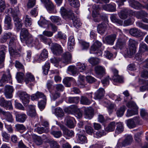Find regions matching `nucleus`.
<instances>
[{
  "label": "nucleus",
  "instance_id": "1",
  "mask_svg": "<svg viewBox=\"0 0 148 148\" xmlns=\"http://www.w3.org/2000/svg\"><path fill=\"white\" fill-rule=\"evenodd\" d=\"M60 12L64 18L71 19L73 21V25L75 27L77 28L81 26V23L74 16V13L72 11L67 10L62 7L61 8Z\"/></svg>",
  "mask_w": 148,
  "mask_h": 148
},
{
  "label": "nucleus",
  "instance_id": "2",
  "mask_svg": "<svg viewBox=\"0 0 148 148\" xmlns=\"http://www.w3.org/2000/svg\"><path fill=\"white\" fill-rule=\"evenodd\" d=\"M126 106L128 108L132 109L127 110V116L129 117L138 114V107L135 102L132 101H129L126 104Z\"/></svg>",
  "mask_w": 148,
  "mask_h": 148
},
{
  "label": "nucleus",
  "instance_id": "3",
  "mask_svg": "<svg viewBox=\"0 0 148 148\" xmlns=\"http://www.w3.org/2000/svg\"><path fill=\"white\" fill-rule=\"evenodd\" d=\"M51 49L53 53L57 56L60 55L63 52L62 47L57 43H52Z\"/></svg>",
  "mask_w": 148,
  "mask_h": 148
},
{
  "label": "nucleus",
  "instance_id": "4",
  "mask_svg": "<svg viewBox=\"0 0 148 148\" xmlns=\"http://www.w3.org/2000/svg\"><path fill=\"white\" fill-rule=\"evenodd\" d=\"M18 94L23 103L25 106H27L29 101V96L25 92L19 91Z\"/></svg>",
  "mask_w": 148,
  "mask_h": 148
},
{
  "label": "nucleus",
  "instance_id": "5",
  "mask_svg": "<svg viewBox=\"0 0 148 148\" xmlns=\"http://www.w3.org/2000/svg\"><path fill=\"white\" fill-rule=\"evenodd\" d=\"M142 78L139 79V81L141 84H144V85L141 86L140 90L141 91H143L146 89L148 90V80H145V79L148 78V75H141Z\"/></svg>",
  "mask_w": 148,
  "mask_h": 148
},
{
  "label": "nucleus",
  "instance_id": "6",
  "mask_svg": "<svg viewBox=\"0 0 148 148\" xmlns=\"http://www.w3.org/2000/svg\"><path fill=\"white\" fill-rule=\"evenodd\" d=\"M118 14L120 18L125 19L127 18L128 15H132L133 11L125 8L121 10Z\"/></svg>",
  "mask_w": 148,
  "mask_h": 148
},
{
  "label": "nucleus",
  "instance_id": "7",
  "mask_svg": "<svg viewBox=\"0 0 148 148\" xmlns=\"http://www.w3.org/2000/svg\"><path fill=\"white\" fill-rule=\"evenodd\" d=\"M126 45V40L123 38H119L117 41L116 45L113 48L115 49H122Z\"/></svg>",
  "mask_w": 148,
  "mask_h": 148
},
{
  "label": "nucleus",
  "instance_id": "8",
  "mask_svg": "<svg viewBox=\"0 0 148 148\" xmlns=\"http://www.w3.org/2000/svg\"><path fill=\"white\" fill-rule=\"evenodd\" d=\"M0 105L3 107L8 108L9 110H12L13 107L11 101L6 100L4 98H0Z\"/></svg>",
  "mask_w": 148,
  "mask_h": 148
},
{
  "label": "nucleus",
  "instance_id": "9",
  "mask_svg": "<svg viewBox=\"0 0 148 148\" xmlns=\"http://www.w3.org/2000/svg\"><path fill=\"white\" fill-rule=\"evenodd\" d=\"M60 126L61 130L63 131V134L68 137H72L74 136V132L72 130H69L66 128L64 125L60 123H57Z\"/></svg>",
  "mask_w": 148,
  "mask_h": 148
},
{
  "label": "nucleus",
  "instance_id": "10",
  "mask_svg": "<svg viewBox=\"0 0 148 148\" xmlns=\"http://www.w3.org/2000/svg\"><path fill=\"white\" fill-rule=\"evenodd\" d=\"M4 90V95L7 99H11L12 98L13 89L12 86L6 85Z\"/></svg>",
  "mask_w": 148,
  "mask_h": 148
},
{
  "label": "nucleus",
  "instance_id": "11",
  "mask_svg": "<svg viewBox=\"0 0 148 148\" xmlns=\"http://www.w3.org/2000/svg\"><path fill=\"white\" fill-rule=\"evenodd\" d=\"M42 3L44 4L45 5L47 10L50 13L53 12L54 9V6L52 2L50 0H41Z\"/></svg>",
  "mask_w": 148,
  "mask_h": 148
},
{
  "label": "nucleus",
  "instance_id": "12",
  "mask_svg": "<svg viewBox=\"0 0 148 148\" xmlns=\"http://www.w3.org/2000/svg\"><path fill=\"white\" fill-rule=\"evenodd\" d=\"M62 60L63 63L68 64L71 62L72 56L69 52H66L63 54L62 56Z\"/></svg>",
  "mask_w": 148,
  "mask_h": 148
},
{
  "label": "nucleus",
  "instance_id": "13",
  "mask_svg": "<svg viewBox=\"0 0 148 148\" xmlns=\"http://www.w3.org/2000/svg\"><path fill=\"white\" fill-rule=\"evenodd\" d=\"M0 64L2 63L4 60L5 55L7 51V47L4 45L0 47Z\"/></svg>",
  "mask_w": 148,
  "mask_h": 148
},
{
  "label": "nucleus",
  "instance_id": "14",
  "mask_svg": "<svg viewBox=\"0 0 148 148\" xmlns=\"http://www.w3.org/2000/svg\"><path fill=\"white\" fill-rule=\"evenodd\" d=\"M94 112L93 109L91 107L86 108L84 111L85 117L88 119H91L93 115Z\"/></svg>",
  "mask_w": 148,
  "mask_h": 148
},
{
  "label": "nucleus",
  "instance_id": "15",
  "mask_svg": "<svg viewBox=\"0 0 148 148\" xmlns=\"http://www.w3.org/2000/svg\"><path fill=\"white\" fill-rule=\"evenodd\" d=\"M148 14L143 10L138 12H133L132 16H135L137 18L142 19L144 17H147Z\"/></svg>",
  "mask_w": 148,
  "mask_h": 148
},
{
  "label": "nucleus",
  "instance_id": "16",
  "mask_svg": "<svg viewBox=\"0 0 148 148\" xmlns=\"http://www.w3.org/2000/svg\"><path fill=\"white\" fill-rule=\"evenodd\" d=\"M16 121L21 123L24 122L27 119V115L24 114H19L18 113H15Z\"/></svg>",
  "mask_w": 148,
  "mask_h": 148
},
{
  "label": "nucleus",
  "instance_id": "17",
  "mask_svg": "<svg viewBox=\"0 0 148 148\" xmlns=\"http://www.w3.org/2000/svg\"><path fill=\"white\" fill-rule=\"evenodd\" d=\"M129 33L131 35L137 37H140L141 36V31L135 27L131 29L130 30Z\"/></svg>",
  "mask_w": 148,
  "mask_h": 148
},
{
  "label": "nucleus",
  "instance_id": "18",
  "mask_svg": "<svg viewBox=\"0 0 148 148\" xmlns=\"http://www.w3.org/2000/svg\"><path fill=\"white\" fill-rule=\"evenodd\" d=\"M82 132L80 131L79 133L77 134V141L79 143L81 144H83L86 142L87 138L86 136L82 133Z\"/></svg>",
  "mask_w": 148,
  "mask_h": 148
},
{
  "label": "nucleus",
  "instance_id": "19",
  "mask_svg": "<svg viewBox=\"0 0 148 148\" xmlns=\"http://www.w3.org/2000/svg\"><path fill=\"white\" fill-rule=\"evenodd\" d=\"M116 36L115 34H111L106 36L105 38V40L108 44L113 45L116 38Z\"/></svg>",
  "mask_w": 148,
  "mask_h": 148
},
{
  "label": "nucleus",
  "instance_id": "20",
  "mask_svg": "<svg viewBox=\"0 0 148 148\" xmlns=\"http://www.w3.org/2000/svg\"><path fill=\"white\" fill-rule=\"evenodd\" d=\"M12 36V34L11 32L4 33L0 38V43H3L5 42L8 39L11 37Z\"/></svg>",
  "mask_w": 148,
  "mask_h": 148
},
{
  "label": "nucleus",
  "instance_id": "21",
  "mask_svg": "<svg viewBox=\"0 0 148 148\" xmlns=\"http://www.w3.org/2000/svg\"><path fill=\"white\" fill-rule=\"evenodd\" d=\"M48 56L47 51L45 49H44L37 59V61L40 62L45 60L47 58Z\"/></svg>",
  "mask_w": 148,
  "mask_h": 148
},
{
  "label": "nucleus",
  "instance_id": "22",
  "mask_svg": "<svg viewBox=\"0 0 148 148\" xmlns=\"http://www.w3.org/2000/svg\"><path fill=\"white\" fill-rule=\"evenodd\" d=\"M74 120V119L72 117H67L65 119L66 125L71 128L74 127L75 126V123L73 122Z\"/></svg>",
  "mask_w": 148,
  "mask_h": 148
},
{
  "label": "nucleus",
  "instance_id": "23",
  "mask_svg": "<svg viewBox=\"0 0 148 148\" xmlns=\"http://www.w3.org/2000/svg\"><path fill=\"white\" fill-rule=\"evenodd\" d=\"M78 109L76 105H73L65 108L64 111L66 112L69 114H73V113L75 112Z\"/></svg>",
  "mask_w": 148,
  "mask_h": 148
},
{
  "label": "nucleus",
  "instance_id": "24",
  "mask_svg": "<svg viewBox=\"0 0 148 148\" xmlns=\"http://www.w3.org/2000/svg\"><path fill=\"white\" fill-rule=\"evenodd\" d=\"M107 29V26L106 24L104 23H101L99 24L97 26V30L98 32L102 34Z\"/></svg>",
  "mask_w": 148,
  "mask_h": 148
},
{
  "label": "nucleus",
  "instance_id": "25",
  "mask_svg": "<svg viewBox=\"0 0 148 148\" xmlns=\"http://www.w3.org/2000/svg\"><path fill=\"white\" fill-rule=\"evenodd\" d=\"M102 45V43L101 42L96 40L91 46L90 53H92L91 52L92 51H96L101 47Z\"/></svg>",
  "mask_w": 148,
  "mask_h": 148
},
{
  "label": "nucleus",
  "instance_id": "26",
  "mask_svg": "<svg viewBox=\"0 0 148 148\" xmlns=\"http://www.w3.org/2000/svg\"><path fill=\"white\" fill-rule=\"evenodd\" d=\"M129 2L130 5L135 9H138L142 8V5L134 0H129Z\"/></svg>",
  "mask_w": 148,
  "mask_h": 148
},
{
  "label": "nucleus",
  "instance_id": "27",
  "mask_svg": "<svg viewBox=\"0 0 148 148\" xmlns=\"http://www.w3.org/2000/svg\"><path fill=\"white\" fill-rule=\"evenodd\" d=\"M30 35L27 29L25 28L22 29L20 33V37L21 41L22 42L24 41V38Z\"/></svg>",
  "mask_w": 148,
  "mask_h": 148
},
{
  "label": "nucleus",
  "instance_id": "28",
  "mask_svg": "<svg viewBox=\"0 0 148 148\" xmlns=\"http://www.w3.org/2000/svg\"><path fill=\"white\" fill-rule=\"evenodd\" d=\"M24 23L25 27H30L32 23V20L29 16L26 15L24 16Z\"/></svg>",
  "mask_w": 148,
  "mask_h": 148
},
{
  "label": "nucleus",
  "instance_id": "29",
  "mask_svg": "<svg viewBox=\"0 0 148 148\" xmlns=\"http://www.w3.org/2000/svg\"><path fill=\"white\" fill-rule=\"evenodd\" d=\"M105 93L104 89L103 88H100L95 94V99H101L103 97Z\"/></svg>",
  "mask_w": 148,
  "mask_h": 148
},
{
  "label": "nucleus",
  "instance_id": "30",
  "mask_svg": "<svg viewBox=\"0 0 148 148\" xmlns=\"http://www.w3.org/2000/svg\"><path fill=\"white\" fill-rule=\"evenodd\" d=\"M39 98H42L43 99H46V97L42 92L38 91L36 94H33L31 96V99L34 100Z\"/></svg>",
  "mask_w": 148,
  "mask_h": 148
},
{
  "label": "nucleus",
  "instance_id": "31",
  "mask_svg": "<svg viewBox=\"0 0 148 148\" xmlns=\"http://www.w3.org/2000/svg\"><path fill=\"white\" fill-rule=\"evenodd\" d=\"M13 20L14 22V24L16 28L18 29H20L21 28L23 23L21 19H20L19 17L13 18Z\"/></svg>",
  "mask_w": 148,
  "mask_h": 148
},
{
  "label": "nucleus",
  "instance_id": "32",
  "mask_svg": "<svg viewBox=\"0 0 148 148\" xmlns=\"http://www.w3.org/2000/svg\"><path fill=\"white\" fill-rule=\"evenodd\" d=\"M116 129L115 133L120 134L124 130V127L123 123L119 122L116 123Z\"/></svg>",
  "mask_w": 148,
  "mask_h": 148
},
{
  "label": "nucleus",
  "instance_id": "33",
  "mask_svg": "<svg viewBox=\"0 0 148 148\" xmlns=\"http://www.w3.org/2000/svg\"><path fill=\"white\" fill-rule=\"evenodd\" d=\"M138 117H136L133 119H129L127 121V125L130 128H133L136 126L135 121H136V119H138Z\"/></svg>",
  "mask_w": 148,
  "mask_h": 148
},
{
  "label": "nucleus",
  "instance_id": "34",
  "mask_svg": "<svg viewBox=\"0 0 148 148\" xmlns=\"http://www.w3.org/2000/svg\"><path fill=\"white\" fill-rule=\"evenodd\" d=\"M38 37L40 38L41 41L46 44H47L49 46H50L52 43L50 39L47 38L43 35H38Z\"/></svg>",
  "mask_w": 148,
  "mask_h": 148
},
{
  "label": "nucleus",
  "instance_id": "35",
  "mask_svg": "<svg viewBox=\"0 0 148 148\" xmlns=\"http://www.w3.org/2000/svg\"><path fill=\"white\" fill-rule=\"evenodd\" d=\"M102 8L105 10L111 12H114L116 10L115 6L110 4L103 5Z\"/></svg>",
  "mask_w": 148,
  "mask_h": 148
},
{
  "label": "nucleus",
  "instance_id": "36",
  "mask_svg": "<svg viewBox=\"0 0 148 148\" xmlns=\"http://www.w3.org/2000/svg\"><path fill=\"white\" fill-rule=\"evenodd\" d=\"M11 18L8 16H6L4 21L5 24L6 25L8 29H11L12 27Z\"/></svg>",
  "mask_w": 148,
  "mask_h": 148
},
{
  "label": "nucleus",
  "instance_id": "37",
  "mask_svg": "<svg viewBox=\"0 0 148 148\" xmlns=\"http://www.w3.org/2000/svg\"><path fill=\"white\" fill-rule=\"evenodd\" d=\"M77 66H78L77 70L79 73L84 71L86 69L87 65L84 63L79 62L77 63Z\"/></svg>",
  "mask_w": 148,
  "mask_h": 148
},
{
  "label": "nucleus",
  "instance_id": "38",
  "mask_svg": "<svg viewBox=\"0 0 148 148\" xmlns=\"http://www.w3.org/2000/svg\"><path fill=\"white\" fill-rule=\"evenodd\" d=\"M116 125L114 122L110 123L105 128V130L107 132H111L114 131Z\"/></svg>",
  "mask_w": 148,
  "mask_h": 148
},
{
  "label": "nucleus",
  "instance_id": "39",
  "mask_svg": "<svg viewBox=\"0 0 148 148\" xmlns=\"http://www.w3.org/2000/svg\"><path fill=\"white\" fill-rule=\"evenodd\" d=\"M29 110L28 112V114L31 117H34L36 115V111L34 106L32 105L29 106Z\"/></svg>",
  "mask_w": 148,
  "mask_h": 148
},
{
  "label": "nucleus",
  "instance_id": "40",
  "mask_svg": "<svg viewBox=\"0 0 148 148\" xmlns=\"http://www.w3.org/2000/svg\"><path fill=\"white\" fill-rule=\"evenodd\" d=\"M110 18L111 21L113 23H116L120 25H122L123 24L122 21L117 19L116 16V14H111L110 17Z\"/></svg>",
  "mask_w": 148,
  "mask_h": 148
},
{
  "label": "nucleus",
  "instance_id": "41",
  "mask_svg": "<svg viewBox=\"0 0 148 148\" xmlns=\"http://www.w3.org/2000/svg\"><path fill=\"white\" fill-rule=\"evenodd\" d=\"M136 50L129 47L127 48L124 51V54L126 56H132L136 52Z\"/></svg>",
  "mask_w": 148,
  "mask_h": 148
},
{
  "label": "nucleus",
  "instance_id": "42",
  "mask_svg": "<svg viewBox=\"0 0 148 148\" xmlns=\"http://www.w3.org/2000/svg\"><path fill=\"white\" fill-rule=\"evenodd\" d=\"M50 19L52 22L57 23V25H60L61 24V19L59 17L52 16L50 17Z\"/></svg>",
  "mask_w": 148,
  "mask_h": 148
},
{
  "label": "nucleus",
  "instance_id": "43",
  "mask_svg": "<svg viewBox=\"0 0 148 148\" xmlns=\"http://www.w3.org/2000/svg\"><path fill=\"white\" fill-rule=\"evenodd\" d=\"M15 66L16 67L22 70L21 71L17 73V74H24L25 73V71L23 66L19 61H16L15 64Z\"/></svg>",
  "mask_w": 148,
  "mask_h": 148
},
{
  "label": "nucleus",
  "instance_id": "44",
  "mask_svg": "<svg viewBox=\"0 0 148 148\" xmlns=\"http://www.w3.org/2000/svg\"><path fill=\"white\" fill-rule=\"evenodd\" d=\"M138 44L137 41L132 39H130L129 41V46L131 48L136 50V46Z\"/></svg>",
  "mask_w": 148,
  "mask_h": 148
},
{
  "label": "nucleus",
  "instance_id": "45",
  "mask_svg": "<svg viewBox=\"0 0 148 148\" xmlns=\"http://www.w3.org/2000/svg\"><path fill=\"white\" fill-rule=\"evenodd\" d=\"M69 3L72 6L75 8L79 7L80 4L78 0H68Z\"/></svg>",
  "mask_w": 148,
  "mask_h": 148
},
{
  "label": "nucleus",
  "instance_id": "46",
  "mask_svg": "<svg viewBox=\"0 0 148 148\" xmlns=\"http://www.w3.org/2000/svg\"><path fill=\"white\" fill-rule=\"evenodd\" d=\"M19 13V11L18 6L15 8L13 10H12L11 14L12 16L13 17V19L18 17V15Z\"/></svg>",
  "mask_w": 148,
  "mask_h": 148
},
{
  "label": "nucleus",
  "instance_id": "47",
  "mask_svg": "<svg viewBox=\"0 0 148 148\" xmlns=\"http://www.w3.org/2000/svg\"><path fill=\"white\" fill-rule=\"evenodd\" d=\"M139 50L142 52L148 51V47L144 42H141L139 45Z\"/></svg>",
  "mask_w": 148,
  "mask_h": 148
},
{
  "label": "nucleus",
  "instance_id": "48",
  "mask_svg": "<svg viewBox=\"0 0 148 148\" xmlns=\"http://www.w3.org/2000/svg\"><path fill=\"white\" fill-rule=\"evenodd\" d=\"M95 70L97 74H103L105 73V69L100 66H98L95 67Z\"/></svg>",
  "mask_w": 148,
  "mask_h": 148
},
{
  "label": "nucleus",
  "instance_id": "49",
  "mask_svg": "<svg viewBox=\"0 0 148 148\" xmlns=\"http://www.w3.org/2000/svg\"><path fill=\"white\" fill-rule=\"evenodd\" d=\"M126 109V107L125 106H123L119 108L116 112L117 116L119 117L122 116Z\"/></svg>",
  "mask_w": 148,
  "mask_h": 148
},
{
  "label": "nucleus",
  "instance_id": "50",
  "mask_svg": "<svg viewBox=\"0 0 148 148\" xmlns=\"http://www.w3.org/2000/svg\"><path fill=\"white\" fill-rule=\"evenodd\" d=\"M93 10L92 11V16L93 17H95L99 14V9L98 6L95 5H93L92 6Z\"/></svg>",
  "mask_w": 148,
  "mask_h": 148
},
{
  "label": "nucleus",
  "instance_id": "51",
  "mask_svg": "<svg viewBox=\"0 0 148 148\" xmlns=\"http://www.w3.org/2000/svg\"><path fill=\"white\" fill-rule=\"evenodd\" d=\"M80 102L82 104L88 105L90 104L91 102L86 97L82 96L81 98Z\"/></svg>",
  "mask_w": 148,
  "mask_h": 148
},
{
  "label": "nucleus",
  "instance_id": "52",
  "mask_svg": "<svg viewBox=\"0 0 148 148\" xmlns=\"http://www.w3.org/2000/svg\"><path fill=\"white\" fill-rule=\"evenodd\" d=\"M88 61L90 64L94 66L98 64L99 60L97 58L91 57L88 60Z\"/></svg>",
  "mask_w": 148,
  "mask_h": 148
},
{
  "label": "nucleus",
  "instance_id": "53",
  "mask_svg": "<svg viewBox=\"0 0 148 148\" xmlns=\"http://www.w3.org/2000/svg\"><path fill=\"white\" fill-rule=\"evenodd\" d=\"M112 79L115 82L118 83L123 82V78L119 75H114L112 77Z\"/></svg>",
  "mask_w": 148,
  "mask_h": 148
},
{
  "label": "nucleus",
  "instance_id": "54",
  "mask_svg": "<svg viewBox=\"0 0 148 148\" xmlns=\"http://www.w3.org/2000/svg\"><path fill=\"white\" fill-rule=\"evenodd\" d=\"M67 71L71 72L72 74L79 73L77 68L74 66H69L68 68Z\"/></svg>",
  "mask_w": 148,
  "mask_h": 148
},
{
  "label": "nucleus",
  "instance_id": "55",
  "mask_svg": "<svg viewBox=\"0 0 148 148\" xmlns=\"http://www.w3.org/2000/svg\"><path fill=\"white\" fill-rule=\"evenodd\" d=\"M79 101L78 97H69L68 99V101L70 103H78Z\"/></svg>",
  "mask_w": 148,
  "mask_h": 148
},
{
  "label": "nucleus",
  "instance_id": "56",
  "mask_svg": "<svg viewBox=\"0 0 148 148\" xmlns=\"http://www.w3.org/2000/svg\"><path fill=\"white\" fill-rule=\"evenodd\" d=\"M9 52L10 55L14 57H18L19 56L20 54L16 51L13 49L12 47H10L9 48Z\"/></svg>",
  "mask_w": 148,
  "mask_h": 148
},
{
  "label": "nucleus",
  "instance_id": "57",
  "mask_svg": "<svg viewBox=\"0 0 148 148\" xmlns=\"http://www.w3.org/2000/svg\"><path fill=\"white\" fill-rule=\"evenodd\" d=\"M35 130L40 134H41L44 132H49L48 128L46 129L43 127H38L35 128Z\"/></svg>",
  "mask_w": 148,
  "mask_h": 148
},
{
  "label": "nucleus",
  "instance_id": "58",
  "mask_svg": "<svg viewBox=\"0 0 148 148\" xmlns=\"http://www.w3.org/2000/svg\"><path fill=\"white\" fill-rule=\"evenodd\" d=\"M55 113L58 116L61 117L64 115L62 110L60 108H57L55 110Z\"/></svg>",
  "mask_w": 148,
  "mask_h": 148
},
{
  "label": "nucleus",
  "instance_id": "59",
  "mask_svg": "<svg viewBox=\"0 0 148 148\" xmlns=\"http://www.w3.org/2000/svg\"><path fill=\"white\" fill-rule=\"evenodd\" d=\"M72 79L73 78L72 77H66L63 79V82L66 86L69 87L71 85L70 81L72 80Z\"/></svg>",
  "mask_w": 148,
  "mask_h": 148
},
{
  "label": "nucleus",
  "instance_id": "60",
  "mask_svg": "<svg viewBox=\"0 0 148 148\" xmlns=\"http://www.w3.org/2000/svg\"><path fill=\"white\" fill-rule=\"evenodd\" d=\"M136 24V25L139 27L147 31H148V25L145 24L139 21L137 22Z\"/></svg>",
  "mask_w": 148,
  "mask_h": 148
},
{
  "label": "nucleus",
  "instance_id": "61",
  "mask_svg": "<svg viewBox=\"0 0 148 148\" xmlns=\"http://www.w3.org/2000/svg\"><path fill=\"white\" fill-rule=\"evenodd\" d=\"M133 141V138L131 135H128L125 139L123 141L126 146L130 144Z\"/></svg>",
  "mask_w": 148,
  "mask_h": 148
},
{
  "label": "nucleus",
  "instance_id": "62",
  "mask_svg": "<svg viewBox=\"0 0 148 148\" xmlns=\"http://www.w3.org/2000/svg\"><path fill=\"white\" fill-rule=\"evenodd\" d=\"M50 97L51 99L55 100L60 96V94L57 91L51 93Z\"/></svg>",
  "mask_w": 148,
  "mask_h": 148
},
{
  "label": "nucleus",
  "instance_id": "63",
  "mask_svg": "<svg viewBox=\"0 0 148 148\" xmlns=\"http://www.w3.org/2000/svg\"><path fill=\"white\" fill-rule=\"evenodd\" d=\"M33 37L31 35L24 38V41H25V42L27 45L31 44L33 42Z\"/></svg>",
  "mask_w": 148,
  "mask_h": 148
},
{
  "label": "nucleus",
  "instance_id": "64",
  "mask_svg": "<svg viewBox=\"0 0 148 148\" xmlns=\"http://www.w3.org/2000/svg\"><path fill=\"white\" fill-rule=\"evenodd\" d=\"M49 144L51 148H60L58 143L56 141H51L49 142Z\"/></svg>",
  "mask_w": 148,
  "mask_h": 148
}]
</instances>
